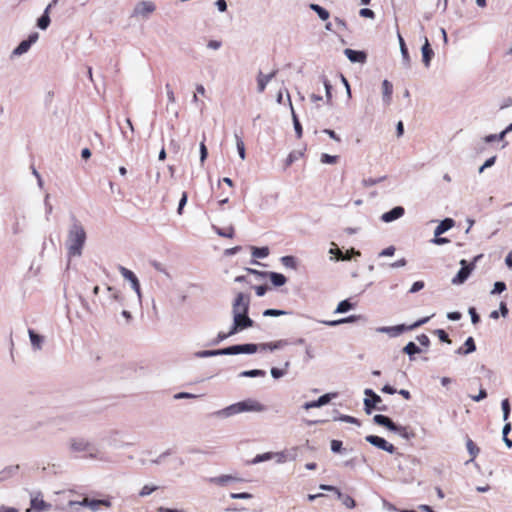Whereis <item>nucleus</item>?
Listing matches in <instances>:
<instances>
[{"mask_svg": "<svg viewBox=\"0 0 512 512\" xmlns=\"http://www.w3.org/2000/svg\"><path fill=\"white\" fill-rule=\"evenodd\" d=\"M199 151H200V162L203 164L208 156V151H207V147L204 143V140L201 141V143L199 145Z\"/></svg>", "mask_w": 512, "mask_h": 512, "instance_id": "680f3d73", "label": "nucleus"}, {"mask_svg": "<svg viewBox=\"0 0 512 512\" xmlns=\"http://www.w3.org/2000/svg\"><path fill=\"white\" fill-rule=\"evenodd\" d=\"M253 497L252 494L247 492H241V493H230V498L232 499H241V500H248Z\"/></svg>", "mask_w": 512, "mask_h": 512, "instance_id": "e2e57ef3", "label": "nucleus"}, {"mask_svg": "<svg viewBox=\"0 0 512 512\" xmlns=\"http://www.w3.org/2000/svg\"><path fill=\"white\" fill-rule=\"evenodd\" d=\"M398 40H399V47H400L403 65L406 68H409L410 64H411V59H410L406 44L404 42V39L402 38V36L400 34H398Z\"/></svg>", "mask_w": 512, "mask_h": 512, "instance_id": "c85d7f7f", "label": "nucleus"}, {"mask_svg": "<svg viewBox=\"0 0 512 512\" xmlns=\"http://www.w3.org/2000/svg\"><path fill=\"white\" fill-rule=\"evenodd\" d=\"M28 335L33 351L41 350L45 342V337L36 333L33 329H28Z\"/></svg>", "mask_w": 512, "mask_h": 512, "instance_id": "a211bd4d", "label": "nucleus"}, {"mask_svg": "<svg viewBox=\"0 0 512 512\" xmlns=\"http://www.w3.org/2000/svg\"><path fill=\"white\" fill-rule=\"evenodd\" d=\"M382 90H383V103L385 105H389L392 100L393 93V85L388 80H384L382 82Z\"/></svg>", "mask_w": 512, "mask_h": 512, "instance_id": "c756f323", "label": "nucleus"}, {"mask_svg": "<svg viewBox=\"0 0 512 512\" xmlns=\"http://www.w3.org/2000/svg\"><path fill=\"white\" fill-rule=\"evenodd\" d=\"M394 433H397L404 439H410L413 434L408 431L406 427L396 425V429L393 430Z\"/></svg>", "mask_w": 512, "mask_h": 512, "instance_id": "3c124183", "label": "nucleus"}, {"mask_svg": "<svg viewBox=\"0 0 512 512\" xmlns=\"http://www.w3.org/2000/svg\"><path fill=\"white\" fill-rule=\"evenodd\" d=\"M52 509V505L43 499L41 492L30 493V508L26 512H46Z\"/></svg>", "mask_w": 512, "mask_h": 512, "instance_id": "6e6552de", "label": "nucleus"}, {"mask_svg": "<svg viewBox=\"0 0 512 512\" xmlns=\"http://www.w3.org/2000/svg\"><path fill=\"white\" fill-rule=\"evenodd\" d=\"M276 71H272L270 74H263L259 72L257 75V91L259 93L264 92L268 83L275 77Z\"/></svg>", "mask_w": 512, "mask_h": 512, "instance_id": "aec40b11", "label": "nucleus"}, {"mask_svg": "<svg viewBox=\"0 0 512 512\" xmlns=\"http://www.w3.org/2000/svg\"><path fill=\"white\" fill-rule=\"evenodd\" d=\"M455 221L452 218L442 220L434 230V236H441L443 233L454 227Z\"/></svg>", "mask_w": 512, "mask_h": 512, "instance_id": "b1692460", "label": "nucleus"}, {"mask_svg": "<svg viewBox=\"0 0 512 512\" xmlns=\"http://www.w3.org/2000/svg\"><path fill=\"white\" fill-rule=\"evenodd\" d=\"M353 308V304L349 300L339 302L334 313H345Z\"/></svg>", "mask_w": 512, "mask_h": 512, "instance_id": "a18cd8bd", "label": "nucleus"}, {"mask_svg": "<svg viewBox=\"0 0 512 512\" xmlns=\"http://www.w3.org/2000/svg\"><path fill=\"white\" fill-rule=\"evenodd\" d=\"M38 33H32L26 40H23L13 51L12 57H19L30 49L31 45L34 44L38 40Z\"/></svg>", "mask_w": 512, "mask_h": 512, "instance_id": "f8f14e48", "label": "nucleus"}, {"mask_svg": "<svg viewBox=\"0 0 512 512\" xmlns=\"http://www.w3.org/2000/svg\"><path fill=\"white\" fill-rule=\"evenodd\" d=\"M119 272H120L121 276L124 278V280H126L130 283L132 290L135 292V294L137 296V304H138V306L141 307L143 296H142L140 282H139L137 276L135 275V273L133 271H131L123 266L119 267Z\"/></svg>", "mask_w": 512, "mask_h": 512, "instance_id": "423d86ee", "label": "nucleus"}, {"mask_svg": "<svg viewBox=\"0 0 512 512\" xmlns=\"http://www.w3.org/2000/svg\"><path fill=\"white\" fill-rule=\"evenodd\" d=\"M158 486L157 485H153V484H146L144 485L141 490L139 491V496L140 497H146V496H149L151 495L153 492H155L156 490H158Z\"/></svg>", "mask_w": 512, "mask_h": 512, "instance_id": "de8ad7c7", "label": "nucleus"}, {"mask_svg": "<svg viewBox=\"0 0 512 512\" xmlns=\"http://www.w3.org/2000/svg\"><path fill=\"white\" fill-rule=\"evenodd\" d=\"M408 328L404 324L396 325V326H383L378 327L376 331L378 333H384L387 334L390 337H398L403 332L407 331Z\"/></svg>", "mask_w": 512, "mask_h": 512, "instance_id": "2eb2a0df", "label": "nucleus"}, {"mask_svg": "<svg viewBox=\"0 0 512 512\" xmlns=\"http://www.w3.org/2000/svg\"><path fill=\"white\" fill-rule=\"evenodd\" d=\"M234 137H235L236 148H237L238 154H239L240 158L242 160H244L246 157L245 144L239 135L235 134Z\"/></svg>", "mask_w": 512, "mask_h": 512, "instance_id": "79ce46f5", "label": "nucleus"}, {"mask_svg": "<svg viewBox=\"0 0 512 512\" xmlns=\"http://www.w3.org/2000/svg\"><path fill=\"white\" fill-rule=\"evenodd\" d=\"M366 398L364 399V410L367 414H371L373 409H376L378 404L382 402V399L372 389L367 388L364 390Z\"/></svg>", "mask_w": 512, "mask_h": 512, "instance_id": "9d476101", "label": "nucleus"}, {"mask_svg": "<svg viewBox=\"0 0 512 512\" xmlns=\"http://www.w3.org/2000/svg\"><path fill=\"white\" fill-rule=\"evenodd\" d=\"M289 314H291L290 311L278 310V309H266L263 312V316H265V317H278V316L289 315Z\"/></svg>", "mask_w": 512, "mask_h": 512, "instance_id": "49530a36", "label": "nucleus"}, {"mask_svg": "<svg viewBox=\"0 0 512 512\" xmlns=\"http://www.w3.org/2000/svg\"><path fill=\"white\" fill-rule=\"evenodd\" d=\"M19 470V465H9L0 470V483L14 477Z\"/></svg>", "mask_w": 512, "mask_h": 512, "instance_id": "5701e85b", "label": "nucleus"}, {"mask_svg": "<svg viewBox=\"0 0 512 512\" xmlns=\"http://www.w3.org/2000/svg\"><path fill=\"white\" fill-rule=\"evenodd\" d=\"M480 256H477L473 262L468 263L465 259L460 260L461 268L458 273L452 278L451 283L453 285H462L469 278L472 271L475 269V261Z\"/></svg>", "mask_w": 512, "mask_h": 512, "instance_id": "0eeeda50", "label": "nucleus"}, {"mask_svg": "<svg viewBox=\"0 0 512 512\" xmlns=\"http://www.w3.org/2000/svg\"><path fill=\"white\" fill-rule=\"evenodd\" d=\"M252 250V256L254 258L263 259L266 258L269 255V248L268 247H251Z\"/></svg>", "mask_w": 512, "mask_h": 512, "instance_id": "ea45409f", "label": "nucleus"}, {"mask_svg": "<svg viewBox=\"0 0 512 512\" xmlns=\"http://www.w3.org/2000/svg\"><path fill=\"white\" fill-rule=\"evenodd\" d=\"M337 420H340L342 422H347V423H351V424H356V425H360V422L358 421V419L352 417V416H349V415H341L339 416L338 418H336Z\"/></svg>", "mask_w": 512, "mask_h": 512, "instance_id": "0e129e2a", "label": "nucleus"}, {"mask_svg": "<svg viewBox=\"0 0 512 512\" xmlns=\"http://www.w3.org/2000/svg\"><path fill=\"white\" fill-rule=\"evenodd\" d=\"M165 90H166V96H167V101H168L167 105H166V110L170 111V106H174L176 104V97H175L174 91L169 83H167L165 85Z\"/></svg>", "mask_w": 512, "mask_h": 512, "instance_id": "c9c22d12", "label": "nucleus"}, {"mask_svg": "<svg viewBox=\"0 0 512 512\" xmlns=\"http://www.w3.org/2000/svg\"><path fill=\"white\" fill-rule=\"evenodd\" d=\"M337 497L341 500L342 504L349 509L356 506L355 500L351 496L343 494L341 491H337Z\"/></svg>", "mask_w": 512, "mask_h": 512, "instance_id": "f704fd0d", "label": "nucleus"}, {"mask_svg": "<svg viewBox=\"0 0 512 512\" xmlns=\"http://www.w3.org/2000/svg\"><path fill=\"white\" fill-rule=\"evenodd\" d=\"M216 233L221 237L232 238L234 236V229L233 227H230L227 230L216 228Z\"/></svg>", "mask_w": 512, "mask_h": 512, "instance_id": "052dcab7", "label": "nucleus"}, {"mask_svg": "<svg viewBox=\"0 0 512 512\" xmlns=\"http://www.w3.org/2000/svg\"><path fill=\"white\" fill-rule=\"evenodd\" d=\"M365 440L370 443L371 445L381 449V450H384L388 453H394L395 451V447L388 443L384 438L382 437H379V436H375V435H368L365 437Z\"/></svg>", "mask_w": 512, "mask_h": 512, "instance_id": "ddd939ff", "label": "nucleus"}, {"mask_svg": "<svg viewBox=\"0 0 512 512\" xmlns=\"http://www.w3.org/2000/svg\"><path fill=\"white\" fill-rule=\"evenodd\" d=\"M105 442L109 447L121 448L124 446L121 440V432L118 430H111L105 436Z\"/></svg>", "mask_w": 512, "mask_h": 512, "instance_id": "f3484780", "label": "nucleus"}, {"mask_svg": "<svg viewBox=\"0 0 512 512\" xmlns=\"http://www.w3.org/2000/svg\"><path fill=\"white\" fill-rule=\"evenodd\" d=\"M268 275H269L270 281L276 287L283 286L287 282V278L281 273L270 272Z\"/></svg>", "mask_w": 512, "mask_h": 512, "instance_id": "72a5a7b5", "label": "nucleus"}, {"mask_svg": "<svg viewBox=\"0 0 512 512\" xmlns=\"http://www.w3.org/2000/svg\"><path fill=\"white\" fill-rule=\"evenodd\" d=\"M496 162V156L488 158L482 166L479 167L478 173H483L485 169L492 167Z\"/></svg>", "mask_w": 512, "mask_h": 512, "instance_id": "4d7b16f0", "label": "nucleus"}, {"mask_svg": "<svg viewBox=\"0 0 512 512\" xmlns=\"http://www.w3.org/2000/svg\"><path fill=\"white\" fill-rule=\"evenodd\" d=\"M359 318H360V316H358V315H350L346 318H342V319H338V320H323V321H320V323L327 325V326L334 327V326H338V325L345 324V323L356 322Z\"/></svg>", "mask_w": 512, "mask_h": 512, "instance_id": "bb28decb", "label": "nucleus"}, {"mask_svg": "<svg viewBox=\"0 0 512 512\" xmlns=\"http://www.w3.org/2000/svg\"><path fill=\"white\" fill-rule=\"evenodd\" d=\"M280 261H281L282 265L286 268H290V269H294V270L297 268L296 259L293 256H283V257H281Z\"/></svg>", "mask_w": 512, "mask_h": 512, "instance_id": "c03bdc74", "label": "nucleus"}, {"mask_svg": "<svg viewBox=\"0 0 512 512\" xmlns=\"http://www.w3.org/2000/svg\"><path fill=\"white\" fill-rule=\"evenodd\" d=\"M287 99H288V102H289V105L291 107V112H292V118H293V125H294V129H295V132H296V135H297V138H301L302 136V126L297 118V115L293 109V106H292V102H291V99H290V95L289 93L287 92Z\"/></svg>", "mask_w": 512, "mask_h": 512, "instance_id": "473e14b6", "label": "nucleus"}, {"mask_svg": "<svg viewBox=\"0 0 512 512\" xmlns=\"http://www.w3.org/2000/svg\"><path fill=\"white\" fill-rule=\"evenodd\" d=\"M385 179H386V176H382L379 178H367V179H363L362 184L365 187H371V186H374V185L384 181Z\"/></svg>", "mask_w": 512, "mask_h": 512, "instance_id": "864d4df0", "label": "nucleus"}, {"mask_svg": "<svg viewBox=\"0 0 512 512\" xmlns=\"http://www.w3.org/2000/svg\"><path fill=\"white\" fill-rule=\"evenodd\" d=\"M86 240L87 234L83 224L76 217H71V223L69 224L65 240L69 261L82 256Z\"/></svg>", "mask_w": 512, "mask_h": 512, "instance_id": "f257e3e1", "label": "nucleus"}, {"mask_svg": "<svg viewBox=\"0 0 512 512\" xmlns=\"http://www.w3.org/2000/svg\"><path fill=\"white\" fill-rule=\"evenodd\" d=\"M152 265L158 272L164 274L167 278H171V275L161 263L153 262Z\"/></svg>", "mask_w": 512, "mask_h": 512, "instance_id": "69168bd1", "label": "nucleus"}, {"mask_svg": "<svg viewBox=\"0 0 512 512\" xmlns=\"http://www.w3.org/2000/svg\"><path fill=\"white\" fill-rule=\"evenodd\" d=\"M250 295L243 292L236 294L232 302V333H239L254 325V321L249 317Z\"/></svg>", "mask_w": 512, "mask_h": 512, "instance_id": "f03ea898", "label": "nucleus"}, {"mask_svg": "<svg viewBox=\"0 0 512 512\" xmlns=\"http://www.w3.org/2000/svg\"><path fill=\"white\" fill-rule=\"evenodd\" d=\"M310 9L317 13L321 20H327L329 18V12L318 4H310Z\"/></svg>", "mask_w": 512, "mask_h": 512, "instance_id": "58836bf2", "label": "nucleus"}, {"mask_svg": "<svg viewBox=\"0 0 512 512\" xmlns=\"http://www.w3.org/2000/svg\"><path fill=\"white\" fill-rule=\"evenodd\" d=\"M258 351V344L247 343L220 349L221 355L253 354Z\"/></svg>", "mask_w": 512, "mask_h": 512, "instance_id": "1a4fd4ad", "label": "nucleus"}, {"mask_svg": "<svg viewBox=\"0 0 512 512\" xmlns=\"http://www.w3.org/2000/svg\"><path fill=\"white\" fill-rule=\"evenodd\" d=\"M501 408L503 412V420L507 421L510 415V403L508 399H504L501 402Z\"/></svg>", "mask_w": 512, "mask_h": 512, "instance_id": "5fc2aeb1", "label": "nucleus"}, {"mask_svg": "<svg viewBox=\"0 0 512 512\" xmlns=\"http://www.w3.org/2000/svg\"><path fill=\"white\" fill-rule=\"evenodd\" d=\"M264 410V405L258 401L247 399L220 409L214 412L213 415L218 419H227L244 412H262Z\"/></svg>", "mask_w": 512, "mask_h": 512, "instance_id": "7ed1b4c3", "label": "nucleus"}, {"mask_svg": "<svg viewBox=\"0 0 512 512\" xmlns=\"http://www.w3.org/2000/svg\"><path fill=\"white\" fill-rule=\"evenodd\" d=\"M156 9V6L151 1H141L137 3L133 9L132 16L147 18Z\"/></svg>", "mask_w": 512, "mask_h": 512, "instance_id": "9b49d317", "label": "nucleus"}, {"mask_svg": "<svg viewBox=\"0 0 512 512\" xmlns=\"http://www.w3.org/2000/svg\"><path fill=\"white\" fill-rule=\"evenodd\" d=\"M342 450V442L340 440L331 441V451L334 453H340Z\"/></svg>", "mask_w": 512, "mask_h": 512, "instance_id": "774afa93", "label": "nucleus"}, {"mask_svg": "<svg viewBox=\"0 0 512 512\" xmlns=\"http://www.w3.org/2000/svg\"><path fill=\"white\" fill-rule=\"evenodd\" d=\"M69 450L72 453H87V456L91 459H99L98 452L94 448L93 444L85 438L74 437L69 439L68 442ZM102 460V458H100Z\"/></svg>", "mask_w": 512, "mask_h": 512, "instance_id": "20e7f679", "label": "nucleus"}, {"mask_svg": "<svg viewBox=\"0 0 512 512\" xmlns=\"http://www.w3.org/2000/svg\"><path fill=\"white\" fill-rule=\"evenodd\" d=\"M273 458H274L273 452H266L263 454H258L252 459L251 464H258L261 462L269 461Z\"/></svg>", "mask_w": 512, "mask_h": 512, "instance_id": "37998d69", "label": "nucleus"}, {"mask_svg": "<svg viewBox=\"0 0 512 512\" xmlns=\"http://www.w3.org/2000/svg\"><path fill=\"white\" fill-rule=\"evenodd\" d=\"M288 344H289V342L287 340H278L275 342L259 344L258 350L260 349V350L274 351V350L282 349L285 346H287Z\"/></svg>", "mask_w": 512, "mask_h": 512, "instance_id": "cd10ccee", "label": "nucleus"}, {"mask_svg": "<svg viewBox=\"0 0 512 512\" xmlns=\"http://www.w3.org/2000/svg\"><path fill=\"white\" fill-rule=\"evenodd\" d=\"M240 478L233 475H220L209 478V482L219 486H226L230 483L239 482Z\"/></svg>", "mask_w": 512, "mask_h": 512, "instance_id": "6ab92c4d", "label": "nucleus"}, {"mask_svg": "<svg viewBox=\"0 0 512 512\" xmlns=\"http://www.w3.org/2000/svg\"><path fill=\"white\" fill-rule=\"evenodd\" d=\"M344 54L352 63H363L366 60V54L363 51L347 48Z\"/></svg>", "mask_w": 512, "mask_h": 512, "instance_id": "412c9836", "label": "nucleus"}, {"mask_svg": "<svg viewBox=\"0 0 512 512\" xmlns=\"http://www.w3.org/2000/svg\"><path fill=\"white\" fill-rule=\"evenodd\" d=\"M338 157L337 156H333V155H329V154H326V153H323L321 155V163L323 164H334L336 163Z\"/></svg>", "mask_w": 512, "mask_h": 512, "instance_id": "13d9d810", "label": "nucleus"}, {"mask_svg": "<svg viewBox=\"0 0 512 512\" xmlns=\"http://www.w3.org/2000/svg\"><path fill=\"white\" fill-rule=\"evenodd\" d=\"M404 214L405 209L402 206H396L390 211L383 213L381 215V220L385 223H390L401 218Z\"/></svg>", "mask_w": 512, "mask_h": 512, "instance_id": "dca6fc26", "label": "nucleus"}, {"mask_svg": "<svg viewBox=\"0 0 512 512\" xmlns=\"http://www.w3.org/2000/svg\"><path fill=\"white\" fill-rule=\"evenodd\" d=\"M403 352L409 356L410 360H413V356L420 353L421 350L414 342H408L403 348Z\"/></svg>", "mask_w": 512, "mask_h": 512, "instance_id": "e433bc0d", "label": "nucleus"}, {"mask_svg": "<svg viewBox=\"0 0 512 512\" xmlns=\"http://www.w3.org/2000/svg\"><path fill=\"white\" fill-rule=\"evenodd\" d=\"M218 355H221L220 349H218V350H203V351H198L195 353V356L198 358H208V357H213V356H218Z\"/></svg>", "mask_w": 512, "mask_h": 512, "instance_id": "8fccbe9b", "label": "nucleus"}, {"mask_svg": "<svg viewBox=\"0 0 512 512\" xmlns=\"http://www.w3.org/2000/svg\"><path fill=\"white\" fill-rule=\"evenodd\" d=\"M505 290H506V284L502 281H497L494 283V287H493V290L491 291V294H500Z\"/></svg>", "mask_w": 512, "mask_h": 512, "instance_id": "bf43d9fd", "label": "nucleus"}, {"mask_svg": "<svg viewBox=\"0 0 512 512\" xmlns=\"http://www.w3.org/2000/svg\"><path fill=\"white\" fill-rule=\"evenodd\" d=\"M330 261H349V256L344 255L337 244L332 242L329 249Z\"/></svg>", "mask_w": 512, "mask_h": 512, "instance_id": "393cba45", "label": "nucleus"}, {"mask_svg": "<svg viewBox=\"0 0 512 512\" xmlns=\"http://www.w3.org/2000/svg\"><path fill=\"white\" fill-rule=\"evenodd\" d=\"M466 448L468 450V453L470 454L471 456V459L470 461H473L475 459V457L478 455L479 453V448L475 445V443L471 440V439H467L466 441Z\"/></svg>", "mask_w": 512, "mask_h": 512, "instance_id": "a19ab883", "label": "nucleus"}, {"mask_svg": "<svg viewBox=\"0 0 512 512\" xmlns=\"http://www.w3.org/2000/svg\"><path fill=\"white\" fill-rule=\"evenodd\" d=\"M323 85H324L325 92H326V102L329 104L332 101V93H331L332 86L326 78H323Z\"/></svg>", "mask_w": 512, "mask_h": 512, "instance_id": "6e6d98bb", "label": "nucleus"}, {"mask_svg": "<svg viewBox=\"0 0 512 512\" xmlns=\"http://www.w3.org/2000/svg\"><path fill=\"white\" fill-rule=\"evenodd\" d=\"M274 458L278 464L285 463L288 460H294L295 455H290L286 451L273 452Z\"/></svg>", "mask_w": 512, "mask_h": 512, "instance_id": "4c0bfd02", "label": "nucleus"}, {"mask_svg": "<svg viewBox=\"0 0 512 512\" xmlns=\"http://www.w3.org/2000/svg\"><path fill=\"white\" fill-rule=\"evenodd\" d=\"M337 396V393H326L320 396L317 400L306 402L303 406L304 409L309 410L312 408H319L328 404L333 398Z\"/></svg>", "mask_w": 512, "mask_h": 512, "instance_id": "4468645a", "label": "nucleus"}, {"mask_svg": "<svg viewBox=\"0 0 512 512\" xmlns=\"http://www.w3.org/2000/svg\"><path fill=\"white\" fill-rule=\"evenodd\" d=\"M236 333H232V326L230 327V330L226 333L219 332L217 335V338L212 342L213 345H217L220 342L224 341L225 339L235 335Z\"/></svg>", "mask_w": 512, "mask_h": 512, "instance_id": "603ef678", "label": "nucleus"}, {"mask_svg": "<svg viewBox=\"0 0 512 512\" xmlns=\"http://www.w3.org/2000/svg\"><path fill=\"white\" fill-rule=\"evenodd\" d=\"M395 250L394 246H389L379 253V257H391L395 254Z\"/></svg>", "mask_w": 512, "mask_h": 512, "instance_id": "338daca9", "label": "nucleus"}, {"mask_svg": "<svg viewBox=\"0 0 512 512\" xmlns=\"http://www.w3.org/2000/svg\"><path fill=\"white\" fill-rule=\"evenodd\" d=\"M51 10V5H47V7L45 8L44 10V13L42 14V16L38 19V22H37V26L41 29V30H45L48 28L49 24H50V16H49V12Z\"/></svg>", "mask_w": 512, "mask_h": 512, "instance_id": "7c9ffc66", "label": "nucleus"}, {"mask_svg": "<svg viewBox=\"0 0 512 512\" xmlns=\"http://www.w3.org/2000/svg\"><path fill=\"white\" fill-rule=\"evenodd\" d=\"M464 347H465V349L462 347L457 349L456 353L467 355V354L474 352L476 350V345H475L474 339L472 337H468L464 343Z\"/></svg>", "mask_w": 512, "mask_h": 512, "instance_id": "2f4dec72", "label": "nucleus"}, {"mask_svg": "<svg viewBox=\"0 0 512 512\" xmlns=\"http://www.w3.org/2000/svg\"><path fill=\"white\" fill-rule=\"evenodd\" d=\"M74 505H79L83 507L89 508L92 512L100 511L101 507L109 509L112 507L111 497L108 496L104 499H93L89 497L83 498L81 501L71 500L68 502V506L72 507Z\"/></svg>", "mask_w": 512, "mask_h": 512, "instance_id": "39448f33", "label": "nucleus"}, {"mask_svg": "<svg viewBox=\"0 0 512 512\" xmlns=\"http://www.w3.org/2000/svg\"><path fill=\"white\" fill-rule=\"evenodd\" d=\"M265 371L260 369L246 370L240 373V377H264Z\"/></svg>", "mask_w": 512, "mask_h": 512, "instance_id": "09e8293b", "label": "nucleus"}, {"mask_svg": "<svg viewBox=\"0 0 512 512\" xmlns=\"http://www.w3.org/2000/svg\"><path fill=\"white\" fill-rule=\"evenodd\" d=\"M422 60L426 67L430 66V61L434 55L433 50L430 47V43L427 37H425L424 44L421 48Z\"/></svg>", "mask_w": 512, "mask_h": 512, "instance_id": "4be33fe9", "label": "nucleus"}, {"mask_svg": "<svg viewBox=\"0 0 512 512\" xmlns=\"http://www.w3.org/2000/svg\"><path fill=\"white\" fill-rule=\"evenodd\" d=\"M373 421L378 425L386 427L388 430H390L392 432L394 429H396V424L389 417H387L385 415L376 414L373 417Z\"/></svg>", "mask_w": 512, "mask_h": 512, "instance_id": "a878e982", "label": "nucleus"}]
</instances>
